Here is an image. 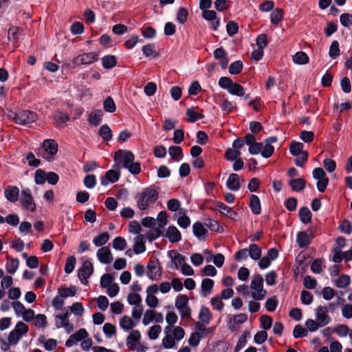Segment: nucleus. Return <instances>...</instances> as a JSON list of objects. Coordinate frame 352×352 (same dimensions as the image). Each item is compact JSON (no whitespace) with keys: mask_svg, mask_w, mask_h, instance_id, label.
Returning a JSON list of instances; mask_svg holds the SVG:
<instances>
[{"mask_svg":"<svg viewBox=\"0 0 352 352\" xmlns=\"http://www.w3.org/2000/svg\"><path fill=\"white\" fill-rule=\"evenodd\" d=\"M248 320L245 314H239L232 316L229 320V328L232 331L236 329V327L244 323Z\"/></svg>","mask_w":352,"mask_h":352,"instance_id":"nucleus-24","label":"nucleus"},{"mask_svg":"<svg viewBox=\"0 0 352 352\" xmlns=\"http://www.w3.org/2000/svg\"><path fill=\"white\" fill-rule=\"evenodd\" d=\"M267 339V333L265 331H258L254 336V342L257 344L264 343Z\"/></svg>","mask_w":352,"mask_h":352,"instance_id":"nucleus-63","label":"nucleus"},{"mask_svg":"<svg viewBox=\"0 0 352 352\" xmlns=\"http://www.w3.org/2000/svg\"><path fill=\"white\" fill-rule=\"evenodd\" d=\"M76 263V259L74 256H69L65 263V272L66 274H71L75 267V265Z\"/></svg>","mask_w":352,"mask_h":352,"instance_id":"nucleus-51","label":"nucleus"},{"mask_svg":"<svg viewBox=\"0 0 352 352\" xmlns=\"http://www.w3.org/2000/svg\"><path fill=\"white\" fill-rule=\"evenodd\" d=\"M128 302L134 306L140 305L142 298L138 293H130L127 296Z\"/></svg>","mask_w":352,"mask_h":352,"instance_id":"nucleus-58","label":"nucleus"},{"mask_svg":"<svg viewBox=\"0 0 352 352\" xmlns=\"http://www.w3.org/2000/svg\"><path fill=\"white\" fill-rule=\"evenodd\" d=\"M19 188L15 186H8L4 190L5 197L12 203H15L19 200Z\"/></svg>","mask_w":352,"mask_h":352,"instance_id":"nucleus-17","label":"nucleus"},{"mask_svg":"<svg viewBox=\"0 0 352 352\" xmlns=\"http://www.w3.org/2000/svg\"><path fill=\"white\" fill-rule=\"evenodd\" d=\"M28 327L23 322H18L14 328L10 332L8 341L11 345H16L28 331Z\"/></svg>","mask_w":352,"mask_h":352,"instance_id":"nucleus-5","label":"nucleus"},{"mask_svg":"<svg viewBox=\"0 0 352 352\" xmlns=\"http://www.w3.org/2000/svg\"><path fill=\"white\" fill-rule=\"evenodd\" d=\"M58 151V144L52 139L45 140L41 148H38L37 155L50 162L53 160Z\"/></svg>","mask_w":352,"mask_h":352,"instance_id":"nucleus-2","label":"nucleus"},{"mask_svg":"<svg viewBox=\"0 0 352 352\" xmlns=\"http://www.w3.org/2000/svg\"><path fill=\"white\" fill-rule=\"evenodd\" d=\"M168 256L171 258V263L168 265L170 268L179 269L186 261V257L177 250H171L168 252Z\"/></svg>","mask_w":352,"mask_h":352,"instance_id":"nucleus-10","label":"nucleus"},{"mask_svg":"<svg viewBox=\"0 0 352 352\" xmlns=\"http://www.w3.org/2000/svg\"><path fill=\"white\" fill-rule=\"evenodd\" d=\"M141 334L138 330L131 331L129 335L126 338V344L129 349L134 351L136 344L140 342Z\"/></svg>","mask_w":352,"mask_h":352,"instance_id":"nucleus-18","label":"nucleus"},{"mask_svg":"<svg viewBox=\"0 0 352 352\" xmlns=\"http://www.w3.org/2000/svg\"><path fill=\"white\" fill-rule=\"evenodd\" d=\"M351 283V278L348 275H342L336 281L335 285L339 288H346Z\"/></svg>","mask_w":352,"mask_h":352,"instance_id":"nucleus-50","label":"nucleus"},{"mask_svg":"<svg viewBox=\"0 0 352 352\" xmlns=\"http://www.w3.org/2000/svg\"><path fill=\"white\" fill-rule=\"evenodd\" d=\"M243 65L242 61L236 60L232 63L229 67V73L232 75L239 74L243 69Z\"/></svg>","mask_w":352,"mask_h":352,"instance_id":"nucleus-48","label":"nucleus"},{"mask_svg":"<svg viewBox=\"0 0 352 352\" xmlns=\"http://www.w3.org/2000/svg\"><path fill=\"white\" fill-rule=\"evenodd\" d=\"M283 10L277 8L272 11L270 15V21L273 25H278L283 19Z\"/></svg>","mask_w":352,"mask_h":352,"instance_id":"nucleus-40","label":"nucleus"},{"mask_svg":"<svg viewBox=\"0 0 352 352\" xmlns=\"http://www.w3.org/2000/svg\"><path fill=\"white\" fill-rule=\"evenodd\" d=\"M241 155V151H236L233 148H228L225 153V157L227 160L234 161Z\"/></svg>","mask_w":352,"mask_h":352,"instance_id":"nucleus-49","label":"nucleus"},{"mask_svg":"<svg viewBox=\"0 0 352 352\" xmlns=\"http://www.w3.org/2000/svg\"><path fill=\"white\" fill-rule=\"evenodd\" d=\"M98 60V54L95 52L85 53L74 58L75 65H89Z\"/></svg>","mask_w":352,"mask_h":352,"instance_id":"nucleus-14","label":"nucleus"},{"mask_svg":"<svg viewBox=\"0 0 352 352\" xmlns=\"http://www.w3.org/2000/svg\"><path fill=\"white\" fill-rule=\"evenodd\" d=\"M188 16L187 10L184 8H180L177 13V21L181 24L186 22Z\"/></svg>","mask_w":352,"mask_h":352,"instance_id":"nucleus-59","label":"nucleus"},{"mask_svg":"<svg viewBox=\"0 0 352 352\" xmlns=\"http://www.w3.org/2000/svg\"><path fill=\"white\" fill-rule=\"evenodd\" d=\"M159 192L154 185L144 188L140 192L138 193L135 199L137 207L140 210H145L153 206L158 199Z\"/></svg>","mask_w":352,"mask_h":352,"instance_id":"nucleus-1","label":"nucleus"},{"mask_svg":"<svg viewBox=\"0 0 352 352\" xmlns=\"http://www.w3.org/2000/svg\"><path fill=\"white\" fill-rule=\"evenodd\" d=\"M260 321L261 328L265 331L270 329L272 325V318L269 316H262L260 318Z\"/></svg>","mask_w":352,"mask_h":352,"instance_id":"nucleus-60","label":"nucleus"},{"mask_svg":"<svg viewBox=\"0 0 352 352\" xmlns=\"http://www.w3.org/2000/svg\"><path fill=\"white\" fill-rule=\"evenodd\" d=\"M8 261L6 263V269L8 273L14 274L19 266V260L18 258H12L8 257Z\"/></svg>","mask_w":352,"mask_h":352,"instance_id":"nucleus-31","label":"nucleus"},{"mask_svg":"<svg viewBox=\"0 0 352 352\" xmlns=\"http://www.w3.org/2000/svg\"><path fill=\"white\" fill-rule=\"evenodd\" d=\"M250 208L254 214H259L261 212V202L258 196L252 195L250 197Z\"/></svg>","mask_w":352,"mask_h":352,"instance_id":"nucleus-29","label":"nucleus"},{"mask_svg":"<svg viewBox=\"0 0 352 352\" xmlns=\"http://www.w3.org/2000/svg\"><path fill=\"white\" fill-rule=\"evenodd\" d=\"M67 308L69 311L70 310V312L73 313L75 316H81L85 311L82 304L80 302H75Z\"/></svg>","mask_w":352,"mask_h":352,"instance_id":"nucleus-53","label":"nucleus"},{"mask_svg":"<svg viewBox=\"0 0 352 352\" xmlns=\"http://www.w3.org/2000/svg\"><path fill=\"white\" fill-rule=\"evenodd\" d=\"M228 91L230 94L234 95V96H245V91H244L243 87L241 85H239L236 82H233Z\"/></svg>","mask_w":352,"mask_h":352,"instance_id":"nucleus-43","label":"nucleus"},{"mask_svg":"<svg viewBox=\"0 0 352 352\" xmlns=\"http://www.w3.org/2000/svg\"><path fill=\"white\" fill-rule=\"evenodd\" d=\"M186 115L188 116V121L192 123L204 118L203 113L196 112L194 108L188 109L186 110Z\"/></svg>","mask_w":352,"mask_h":352,"instance_id":"nucleus-37","label":"nucleus"},{"mask_svg":"<svg viewBox=\"0 0 352 352\" xmlns=\"http://www.w3.org/2000/svg\"><path fill=\"white\" fill-rule=\"evenodd\" d=\"M340 50L338 41H333L329 47V55L331 58L336 59L339 56Z\"/></svg>","mask_w":352,"mask_h":352,"instance_id":"nucleus-46","label":"nucleus"},{"mask_svg":"<svg viewBox=\"0 0 352 352\" xmlns=\"http://www.w3.org/2000/svg\"><path fill=\"white\" fill-rule=\"evenodd\" d=\"M168 153L170 157L177 161L183 157L182 149L180 146H172L168 148Z\"/></svg>","mask_w":352,"mask_h":352,"instance_id":"nucleus-42","label":"nucleus"},{"mask_svg":"<svg viewBox=\"0 0 352 352\" xmlns=\"http://www.w3.org/2000/svg\"><path fill=\"white\" fill-rule=\"evenodd\" d=\"M136 323L129 316H124L120 320V327L124 331L133 330Z\"/></svg>","mask_w":352,"mask_h":352,"instance_id":"nucleus-28","label":"nucleus"},{"mask_svg":"<svg viewBox=\"0 0 352 352\" xmlns=\"http://www.w3.org/2000/svg\"><path fill=\"white\" fill-rule=\"evenodd\" d=\"M146 274L152 280H158L162 274L160 266L157 261H150L147 265Z\"/></svg>","mask_w":352,"mask_h":352,"instance_id":"nucleus-13","label":"nucleus"},{"mask_svg":"<svg viewBox=\"0 0 352 352\" xmlns=\"http://www.w3.org/2000/svg\"><path fill=\"white\" fill-rule=\"evenodd\" d=\"M316 320L320 326L323 327L329 324L331 318L328 314V308L324 306H319L315 310Z\"/></svg>","mask_w":352,"mask_h":352,"instance_id":"nucleus-9","label":"nucleus"},{"mask_svg":"<svg viewBox=\"0 0 352 352\" xmlns=\"http://www.w3.org/2000/svg\"><path fill=\"white\" fill-rule=\"evenodd\" d=\"M199 318L204 324H208L212 318L210 309L206 307H201L199 314Z\"/></svg>","mask_w":352,"mask_h":352,"instance_id":"nucleus-35","label":"nucleus"},{"mask_svg":"<svg viewBox=\"0 0 352 352\" xmlns=\"http://www.w3.org/2000/svg\"><path fill=\"white\" fill-rule=\"evenodd\" d=\"M34 182L36 184H43L46 182V173L41 169L36 170Z\"/></svg>","mask_w":352,"mask_h":352,"instance_id":"nucleus-64","label":"nucleus"},{"mask_svg":"<svg viewBox=\"0 0 352 352\" xmlns=\"http://www.w3.org/2000/svg\"><path fill=\"white\" fill-rule=\"evenodd\" d=\"M98 134L106 142L110 141L113 136L112 131L107 124H103L100 127Z\"/></svg>","mask_w":352,"mask_h":352,"instance_id":"nucleus-32","label":"nucleus"},{"mask_svg":"<svg viewBox=\"0 0 352 352\" xmlns=\"http://www.w3.org/2000/svg\"><path fill=\"white\" fill-rule=\"evenodd\" d=\"M146 238L143 234H138L134 238L133 251L135 254H140L146 251Z\"/></svg>","mask_w":352,"mask_h":352,"instance_id":"nucleus-20","label":"nucleus"},{"mask_svg":"<svg viewBox=\"0 0 352 352\" xmlns=\"http://www.w3.org/2000/svg\"><path fill=\"white\" fill-rule=\"evenodd\" d=\"M214 281L210 278H204L201 284V294L203 297H207L212 292L214 287Z\"/></svg>","mask_w":352,"mask_h":352,"instance_id":"nucleus-26","label":"nucleus"},{"mask_svg":"<svg viewBox=\"0 0 352 352\" xmlns=\"http://www.w3.org/2000/svg\"><path fill=\"white\" fill-rule=\"evenodd\" d=\"M155 316V312L154 311L151 309L146 310L142 319L143 324L145 326L148 325L152 321H154Z\"/></svg>","mask_w":352,"mask_h":352,"instance_id":"nucleus-62","label":"nucleus"},{"mask_svg":"<svg viewBox=\"0 0 352 352\" xmlns=\"http://www.w3.org/2000/svg\"><path fill=\"white\" fill-rule=\"evenodd\" d=\"M94 272V266L90 261H85L78 270V276L81 283L88 284V279Z\"/></svg>","mask_w":352,"mask_h":352,"instance_id":"nucleus-8","label":"nucleus"},{"mask_svg":"<svg viewBox=\"0 0 352 352\" xmlns=\"http://www.w3.org/2000/svg\"><path fill=\"white\" fill-rule=\"evenodd\" d=\"M71 315V312L68 308H64L63 309L62 314L55 316V325L57 329L62 328L64 324L69 322V317Z\"/></svg>","mask_w":352,"mask_h":352,"instance_id":"nucleus-25","label":"nucleus"},{"mask_svg":"<svg viewBox=\"0 0 352 352\" xmlns=\"http://www.w3.org/2000/svg\"><path fill=\"white\" fill-rule=\"evenodd\" d=\"M172 328L170 326H167L164 332L166 333L165 337L162 339V344L164 349H170L176 347V342L175 338L170 334Z\"/></svg>","mask_w":352,"mask_h":352,"instance_id":"nucleus-19","label":"nucleus"},{"mask_svg":"<svg viewBox=\"0 0 352 352\" xmlns=\"http://www.w3.org/2000/svg\"><path fill=\"white\" fill-rule=\"evenodd\" d=\"M210 304L212 308L217 311H221L224 306V303L219 296L212 297L210 300Z\"/></svg>","mask_w":352,"mask_h":352,"instance_id":"nucleus-55","label":"nucleus"},{"mask_svg":"<svg viewBox=\"0 0 352 352\" xmlns=\"http://www.w3.org/2000/svg\"><path fill=\"white\" fill-rule=\"evenodd\" d=\"M13 119L16 124L25 125L35 122L37 119V116L34 111L22 110L15 113Z\"/></svg>","mask_w":352,"mask_h":352,"instance_id":"nucleus-7","label":"nucleus"},{"mask_svg":"<svg viewBox=\"0 0 352 352\" xmlns=\"http://www.w3.org/2000/svg\"><path fill=\"white\" fill-rule=\"evenodd\" d=\"M305 181L302 178H297L291 179L289 182V185L294 191L299 192L303 190L305 187Z\"/></svg>","mask_w":352,"mask_h":352,"instance_id":"nucleus-34","label":"nucleus"},{"mask_svg":"<svg viewBox=\"0 0 352 352\" xmlns=\"http://www.w3.org/2000/svg\"><path fill=\"white\" fill-rule=\"evenodd\" d=\"M102 67L105 69H111L116 65V58L113 55L104 56L102 58Z\"/></svg>","mask_w":352,"mask_h":352,"instance_id":"nucleus-41","label":"nucleus"},{"mask_svg":"<svg viewBox=\"0 0 352 352\" xmlns=\"http://www.w3.org/2000/svg\"><path fill=\"white\" fill-rule=\"evenodd\" d=\"M103 333L107 338H111L116 332V327L111 323H105L102 327Z\"/></svg>","mask_w":352,"mask_h":352,"instance_id":"nucleus-52","label":"nucleus"},{"mask_svg":"<svg viewBox=\"0 0 352 352\" xmlns=\"http://www.w3.org/2000/svg\"><path fill=\"white\" fill-rule=\"evenodd\" d=\"M250 288L254 290L251 296L255 300H262L265 298L266 291L263 289V278L261 274H256L254 276Z\"/></svg>","mask_w":352,"mask_h":352,"instance_id":"nucleus-3","label":"nucleus"},{"mask_svg":"<svg viewBox=\"0 0 352 352\" xmlns=\"http://www.w3.org/2000/svg\"><path fill=\"white\" fill-rule=\"evenodd\" d=\"M293 336L295 338H300L307 336V330L300 324L294 327L293 330Z\"/></svg>","mask_w":352,"mask_h":352,"instance_id":"nucleus-57","label":"nucleus"},{"mask_svg":"<svg viewBox=\"0 0 352 352\" xmlns=\"http://www.w3.org/2000/svg\"><path fill=\"white\" fill-rule=\"evenodd\" d=\"M96 257L100 263L106 265L110 264L113 260L111 251L107 246L100 248L96 252Z\"/></svg>","mask_w":352,"mask_h":352,"instance_id":"nucleus-12","label":"nucleus"},{"mask_svg":"<svg viewBox=\"0 0 352 352\" xmlns=\"http://www.w3.org/2000/svg\"><path fill=\"white\" fill-rule=\"evenodd\" d=\"M304 144L299 142H292L289 146V152L292 155H298L305 153Z\"/></svg>","mask_w":352,"mask_h":352,"instance_id":"nucleus-39","label":"nucleus"},{"mask_svg":"<svg viewBox=\"0 0 352 352\" xmlns=\"http://www.w3.org/2000/svg\"><path fill=\"white\" fill-rule=\"evenodd\" d=\"M126 245V241L122 236H116L112 241V247L116 250H124Z\"/></svg>","mask_w":352,"mask_h":352,"instance_id":"nucleus-38","label":"nucleus"},{"mask_svg":"<svg viewBox=\"0 0 352 352\" xmlns=\"http://www.w3.org/2000/svg\"><path fill=\"white\" fill-rule=\"evenodd\" d=\"M314 235L311 232L307 233V232L302 231L299 232L296 236V242L298 246L301 248H305L311 243Z\"/></svg>","mask_w":352,"mask_h":352,"instance_id":"nucleus-16","label":"nucleus"},{"mask_svg":"<svg viewBox=\"0 0 352 352\" xmlns=\"http://www.w3.org/2000/svg\"><path fill=\"white\" fill-rule=\"evenodd\" d=\"M226 187L232 191H238L241 188L240 177L236 173H231L226 181Z\"/></svg>","mask_w":352,"mask_h":352,"instance_id":"nucleus-22","label":"nucleus"},{"mask_svg":"<svg viewBox=\"0 0 352 352\" xmlns=\"http://www.w3.org/2000/svg\"><path fill=\"white\" fill-rule=\"evenodd\" d=\"M214 209L232 220H236L238 217L236 212L222 202H217Z\"/></svg>","mask_w":352,"mask_h":352,"instance_id":"nucleus-15","label":"nucleus"},{"mask_svg":"<svg viewBox=\"0 0 352 352\" xmlns=\"http://www.w3.org/2000/svg\"><path fill=\"white\" fill-rule=\"evenodd\" d=\"M249 256L254 261L258 260L261 256V248L256 244L252 243L248 248Z\"/></svg>","mask_w":352,"mask_h":352,"instance_id":"nucleus-30","label":"nucleus"},{"mask_svg":"<svg viewBox=\"0 0 352 352\" xmlns=\"http://www.w3.org/2000/svg\"><path fill=\"white\" fill-rule=\"evenodd\" d=\"M120 177V172L119 169H111L105 173L104 177H101L100 183L103 186H107L109 184L116 183Z\"/></svg>","mask_w":352,"mask_h":352,"instance_id":"nucleus-11","label":"nucleus"},{"mask_svg":"<svg viewBox=\"0 0 352 352\" xmlns=\"http://www.w3.org/2000/svg\"><path fill=\"white\" fill-rule=\"evenodd\" d=\"M34 324L37 328H45L47 325V317L44 314H37L34 318Z\"/></svg>","mask_w":352,"mask_h":352,"instance_id":"nucleus-45","label":"nucleus"},{"mask_svg":"<svg viewBox=\"0 0 352 352\" xmlns=\"http://www.w3.org/2000/svg\"><path fill=\"white\" fill-rule=\"evenodd\" d=\"M192 232H193V234L199 241H205L206 240V236L208 233V231L202 223H201L199 221L195 222L192 225Z\"/></svg>","mask_w":352,"mask_h":352,"instance_id":"nucleus-23","label":"nucleus"},{"mask_svg":"<svg viewBox=\"0 0 352 352\" xmlns=\"http://www.w3.org/2000/svg\"><path fill=\"white\" fill-rule=\"evenodd\" d=\"M102 111L101 109H96L89 113L88 121L91 125L96 126L102 122Z\"/></svg>","mask_w":352,"mask_h":352,"instance_id":"nucleus-27","label":"nucleus"},{"mask_svg":"<svg viewBox=\"0 0 352 352\" xmlns=\"http://www.w3.org/2000/svg\"><path fill=\"white\" fill-rule=\"evenodd\" d=\"M104 110L109 113H113L116 109L114 100L111 96H108L103 102Z\"/></svg>","mask_w":352,"mask_h":352,"instance_id":"nucleus-47","label":"nucleus"},{"mask_svg":"<svg viewBox=\"0 0 352 352\" xmlns=\"http://www.w3.org/2000/svg\"><path fill=\"white\" fill-rule=\"evenodd\" d=\"M293 61L298 65H304L308 63L309 57L305 52H298L293 56Z\"/></svg>","mask_w":352,"mask_h":352,"instance_id":"nucleus-44","label":"nucleus"},{"mask_svg":"<svg viewBox=\"0 0 352 352\" xmlns=\"http://www.w3.org/2000/svg\"><path fill=\"white\" fill-rule=\"evenodd\" d=\"M175 305L177 309L185 307L188 305V298L184 294L179 295L175 299Z\"/></svg>","mask_w":352,"mask_h":352,"instance_id":"nucleus-61","label":"nucleus"},{"mask_svg":"<svg viewBox=\"0 0 352 352\" xmlns=\"http://www.w3.org/2000/svg\"><path fill=\"white\" fill-rule=\"evenodd\" d=\"M161 331L162 328L160 325H153L148 329V336L149 339L152 340H156L159 337V335L161 333Z\"/></svg>","mask_w":352,"mask_h":352,"instance_id":"nucleus-54","label":"nucleus"},{"mask_svg":"<svg viewBox=\"0 0 352 352\" xmlns=\"http://www.w3.org/2000/svg\"><path fill=\"white\" fill-rule=\"evenodd\" d=\"M201 338L202 336L200 333L193 332L188 339V344L192 347H197L199 344Z\"/></svg>","mask_w":352,"mask_h":352,"instance_id":"nucleus-56","label":"nucleus"},{"mask_svg":"<svg viewBox=\"0 0 352 352\" xmlns=\"http://www.w3.org/2000/svg\"><path fill=\"white\" fill-rule=\"evenodd\" d=\"M312 214L307 207H302L299 210V218L302 223L307 224L311 220Z\"/></svg>","mask_w":352,"mask_h":352,"instance_id":"nucleus-36","label":"nucleus"},{"mask_svg":"<svg viewBox=\"0 0 352 352\" xmlns=\"http://www.w3.org/2000/svg\"><path fill=\"white\" fill-rule=\"evenodd\" d=\"M164 236L171 243H177L182 239V235L179 230L173 225L168 227Z\"/></svg>","mask_w":352,"mask_h":352,"instance_id":"nucleus-21","label":"nucleus"},{"mask_svg":"<svg viewBox=\"0 0 352 352\" xmlns=\"http://www.w3.org/2000/svg\"><path fill=\"white\" fill-rule=\"evenodd\" d=\"M135 160L133 153L130 151L119 150L115 153L114 160L117 162L113 167L116 169H120V164L123 168H126Z\"/></svg>","mask_w":352,"mask_h":352,"instance_id":"nucleus-4","label":"nucleus"},{"mask_svg":"<svg viewBox=\"0 0 352 352\" xmlns=\"http://www.w3.org/2000/svg\"><path fill=\"white\" fill-rule=\"evenodd\" d=\"M20 203L21 205L29 212H33L36 209V204L30 188H25L22 190Z\"/></svg>","mask_w":352,"mask_h":352,"instance_id":"nucleus-6","label":"nucleus"},{"mask_svg":"<svg viewBox=\"0 0 352 352\" xmlns=\"http://www.w3.org/2000/svg\"><path fill=\"white\" fill-rule=\"evenodd\" d=\"M109 234L107 232H104L97 236L94 237L93 239V243L96 247H104L103 245H105L107 241L109 239Z\"/></svg>","mask_w":352,"mask_h":352,"instance_id":"nucleus-33","label":"nucleus"}]
</instances>
